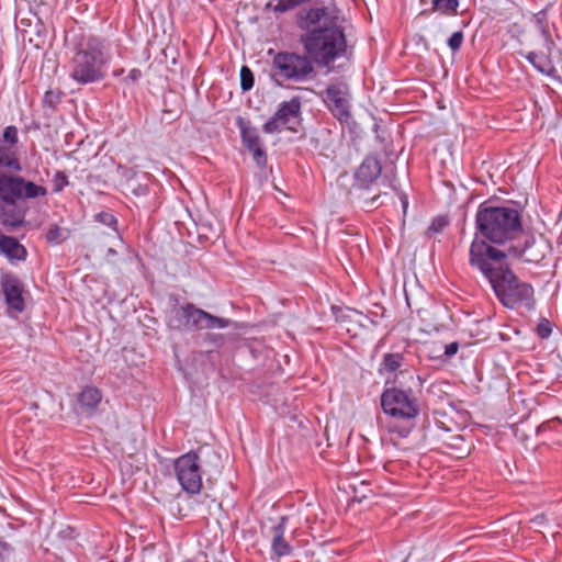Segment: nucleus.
I'll return each mask as SVG.
<instances>
[{
	"label": "nucleus",
	"instance_id": "20e7f679",
	"mask_svg": "<svg viewBox=\"0 0 562 562\" xmlns=\"http://www.w3.org/2000/svg\"><path fill=\"white\" fill-rule=\"evenodd\" d=\"M315 67L313 60L304 52L300 54L290 50L277 52L271 60L270 78L279 87L288 82L301 83L313 78Z\"/></svg>",
	"mask_w": 562,
	"mask_h": 562
},
{
	"label": "nucleus",
	"instance_id": "f704fd0d",
	"mask_svg": "<svg viewBox=\"0 0 562 562\" xmlns=\"http://www.w3.org/2000/svg\"><path fill=\"white\" fill-rule=\"evenodd\" d=\"M140 77H142V71L137 68H134L128 72L127 77L125 78V81L134 83V82L138 81Z\"/></svg>",
	"mask_w": 562,
	"mask_h": 562
},
{
	"label": "nucleus",
	"instance_id": "79ce46f5",
	"mask_svg": "<svg viewBox=\"0 0 562 562\" xmlns=\"http://www.w3.org/2000/svg\"><path fill=\"white\" fill-rule=\"evenodd\" d=\"M531 261H536V262H538V261H539V259H530V258H529V259H528V262H531Z\"/></svg>",
	"mask_w": 562,
	"mask_h": 562
},
{
	"label": "nucleus",
	"instance_id": "37998d69",
	"mask_svg": "<svg viewBox=\"0 0 562 562\" xmlns=\"http://www.w3.org/2000/svg\"><path fill=\"white\" fill-rule=\"evenodd\" d=\"M518 53H519L520 55H524V50H522V48H519V49H518Z\"/></svg>",
	"mask_w": 562,
	"mask_h": 562
},
{
	"label": "nucleus",
	"instance_id": "6ab92c4d",
	"mask_svg": "<svg viewBox=\"0 0 562 562\" xmlns=\"http://www.w3.org/2000/svg\"><path fill=\"white\" fill-rule=\"evenodd\" d=\"M554 328L555 324L551 319L544 316H539L532 330L540 339H548Z\"/></svg>",
	"mask_w": 562,
	"mask_h": 562
},
{
	"label": "nucleus",
	"instance_id": "f3484780",
	"mask_svg": "<svg viewBox=\"0 0 562 562\" xmlns=\"http://www.w3.org/2000/svg\"><path fill=\"white\" fill-rule=\"evenodd\" d=\"M237 125L240 130L241 142L248 150L262 146L257 130L250 126L248 122L243 117H238Z\"/></svg>",
	"mask_w": 562,
	"mask_h": 562
},
{
	"label": "nucleus",
	"instance_id": "a878e982",
	"mask_svg": "<svg viewBox=\"0 0 562 562\" xmlns=\"http://www.w3.org/2000/svg\"><path fill=\"white\" fill-rule=\"evenodd\" d=\"M53 182V191L55 193H59L64 190L65 187L69 184L68 176L60 170H57L52 179Z\"/></svg>",
	"mask_w": 562,
	"mask_h": 562
},
{
	"label": "nucleus",
	"instance_id": "b1692460",
	"mask_svg": "<svg viewBox=\"0 0 562 562\" xmlns=\"http://www.w3.org/2000/svg\"><path fill=\"white\" fill-rule=\"evenodd\" d=\"M203 340L205 344L211 346V348L207 349V352L211 353L224 346L226 336L222 334L207 333L204 335Z\"/></svg>",
	"mask_w": 562,
	"mask_h": 562
},
{
	"label": "nucleus",
	"instance_id": "a19ab883",
	"mask_svg": "<svg viewBox=\"0 0 562 562\" xmlns=\"http://www.w3.org/2000/svg\"><path fill=\"white\" fill-rule=\"evenodd\" d=\"M379 198L380 195H375L371 200L367 201V203L369 204V206H372L379 200Z\"/></svg>",
	"mask_w": 562,
	"mask_h": 562
},
{
	"label": "nucleus",
	"instance_id": "5701e85b",
	"mask_svg": "<svg viewBox=\"0 0 562 562\" xmlns=\"http://www.w3.org/2000/svg\"><path fill=\"white\" fill-rule=\"evenodd\" d=\"M63 94V91L58 88L47 90L43 98V106L48 108L50 111H55L61 101Z\"/></svg>",
	"mask_w": 562,
	"mask_h": 562
},
{
	"label": "nucleus",
	"instance_id": "393cba45",
	"mask_svg": "<svg viewBox=\"0 0 562 562\" xmlns=\"http://www.w3.org/2000/svg\"><path fill=\"white\" fill-rule=\"evenodd\" d=\"M255 83V76L252 70L248 66L240 68V88L243 91H249L252 89Z\"/></svg>",
	"mask_w": 562,
	"mask_h": 562
},
{
	"label": "nucleus",
	"instance_id": "58836bf2",
	"mask_svg": "<svg viewBox=\"0 0 562 562\" xmlns=\"http://www.w3.org/2000/svg\"><path fill=\"white\" fill-rule=\"evenodd\" d=\"M536 21H537V26H538L539 31H540L541 33H546L544 27H543V25H542V20H541V18L539 16V14L536 16Z\"/></svg>",
	"mask_w": 562,
	"mask_h": 562
},
{
	"label": "nucleus",
	"instance_id": "c9c22d12",
	"mask_svg": "<svg viewBox=\"0 0 562 562\" xmlns=\"http://www.w3.org/2000/svg\"><path fill=\"white\" fill-rule=\"evenodd\" d=\"M513 432H514V436L520 440V441H525L527 436L525 434L524 430L520 431V428H519V424H515L513 425Z\"/></svg>",
	"mask_w": 562,
	"mask_h": 562
},
{
	"label": "nucleus",
	"instance_id": "473e14b6",
	"mask_svg": "<svg viewBox=\"0 0 562 562\" xmlns=\"http://www.w3.org/2000/svg\"><path fill=\"white\" fill-rule=\"evenodd\" d=\"M447 225L448 222L443 217H438L431 222L428 232L432 234L440 233Z\"/></svg>",
	"mask_w": 562,
	"mask_h": 562
},
{
	"label": "nucleus",
	"instance_id": "c756f323",
	"mask_svg": "<svg viewBox=\"0 0 562 562\" xmlns=\"http://www.w3.org/2000/svg\"><path fill=\"white\" fill-rule=\"evenodd\" d=\"M463 43V33L462 31L454 32L448 40V46L451 50L456 52L460 49Z\"/></svg>",
	"mask_w": 562,
	"mask_h": 562
},
{
	"label": "nucleus",
	"instance_id": "4c0bfd02",
	"mask_svg": "<svg viewBox=\"0 0 562 562\" xmlns=\"http://www.w3.org/2000/svg\"><path fill=\"white\" fill-rule=\"evenodd\" d=\"M401 203H402V206H403V213L404 215L406 214V211H407V206H408V199H407V195L402 193L401 196Z\"/></svg>",
	"mask_w": 562,
	"mask_h": 562
},
{
	"label": "nucleus",
	"instance_id": "412c9836",
	"mask_svg": "<svg viewBox=\"0 0 562 562\" xmlns=\"http://www.w3.org/2000/svg\"><path fill=\"white\" fill-rule=\"evenodd\" d=\"M526 21L521 18L519 21H515L508 25V34L512 40L516 41L519 46H522L526 35Z\"/></svg>",
	"mask_w": 562,
	"mask_h": 562
},
{
	"label": "nucleus",
	"instance_id": "cd10ccee",
	"mask_svg": "<svg viewBox=\"0 0 562 562\" xmlns=\"http://www.w3.org/2000/svg\"><path fill=\"white\" fill-rule=\"evenodd\" d=\"M252 154V158L258 167L265 168L267 165V153L262 146L256 147L252 150H249Z\"/></svg>",
	"mask_w": 562,
	"mask_h": 562
},
{
	"label": "nucleus",
	"instance_id": "7ed1b4c3",
	"mask_svg": "<svg viewBox=\"0 0 562 562\" xmlns=\"http://www.w3.org/2000/svg\"><path fill=\"white\" fill-rule=\"evenodd\" d=\"M299 42L304 52L319 67H329L347 52V40L337 21L325 20L322 27L302 33Z\"/></svg>",
	"mask_w": 562,
	"mask_h": 562
},
{
	"label": "nucleus",
	"instance_id": "ea45409f",
	"mask_svg": "<svg viewBox=\"0 0 562 562\" xmlns=\"http://www.w3.org/2000/svg\"><path fill=\"white\" fill-rule=\"evenodd\" d=\"M147 191V187H139L138 190H135L136 194H145Z\"/></svg>",
	"mask_w": 562,
	"mask_h": 562
},
{
	"label": "nucleus",
	"instance_id": "423d86ee",
	"mask_svg": "<svg viewBox=\"0 0 562 562\" xmlns=\"http://www.w3.org/2000/svg\"><path fill=\"white\" fill-rule=\"evenodd\" d=\"M177 327L202 330L212 328H225L229 326L231 319L217 317L196 307L192 303H187L175 310Z\"/></svg>",
	"mask_w": 562,
	"mask_h": 562
},
{
	"label": "nucleus",
	"instance_id": "7c9ffc66",
	"mask_svg": "<svg viewBox=\"0 0 562 562\" xmlns=\"http://www.w3.org/2000/svg\"><path fill=\"white\" fill-rule=\"evenodd\" d=\"M531 525H529V532L532 530L538 536H544V532L539 529L542 527L546 522V518L543 515L535 517L531 521H529Z\"/></svg>",
	"mask_w": 562,
	"mask_h": 562
},
{
	"label": "nucleus",
	"instance_id": "dca6fc26",
	"mask_svg": "<svg viewBox=\"0 0 562 562\" xmlns=\"http://www.w3.org/2000/svg\"><path fill=\"white\" fill-rule=\"evenodd\" d=\"M101 392L93 386H86L78 394V403L82 412H93L101 402Z\"/></svg>",
	"mask_w": 562,
	"mask_h": 562
},
{
	"label": "nucleus",
	"instance_id": "f03ea898",
	"mask_svg": "<svg viewBox=\"0 0 562 562\" xmlns=\"http://www.w3.org/2000/svg\"><path fill=\"white\" fill-rule=\"evenodd\" d=\"M110 56L102 40L82 37L69 61V77L79 85L102 81L108 74Z\"/></svg>",
	"mask_w": 562,
	"mask_h": 562
},
{
	"label": "nucleus",
	"instance_id": "a211bd4d",
	"mask_svg": "<svg viewBox=\"0 0 562 562\" xmlns=\"http://www.w3.org/2000/svg\"><path fill=\"white\" fill-rule=\"evenodd\" d=\"M274 0H271L266 3L263 11H272L276 14H282L288 11L294 10L303 3L310 2L311 0H277V3H273Z\"/></svg>",
	"mask_w": 562,
	"mask_h": 562
},
{
	"label": "nucleus",
	"instance_id": "bb28decb",
	"mask_svg": "<svg viewBox=\"0 0 562 562\" xmlns=\"http://www.w3.org/2000/svg\"><path fill=\"white\" fill-rule=\"evenodd\" d=\"M66 237L64 231L57 225L52 226L46 233V240L52 244H60Z\"/></svg>",
	"mask_w": 562,
	"mask_h": 562
},
{
	"label": "nucleus",
	"instance_id": "ddd939ff",
	"mask_svg": "<svg viewBox=\"0 0 562 562\" xmlns=\"http://www.w3.org/2000/svg\"><path fill=\"white\" fill-rule=\"evenodd\" d=\"M286 521L288 517L282 516L279 522L270 529L271 551L278 558L290 555L293 550L292 546L284 538Z\"/></svg>",
	"mask_w": 562,
	"mask_h": 562
},
{
	"label": "nucleus",
	"instance_id": "e433bc0d",
	"mask_svg": "<svg viewBox=\"0 0 562 562\" xmlns=\"http://www.w3.org/2000/svg\"><path fill=\"white\" fill-rule=\"evenodd\" d=\"M375 307L379 310V311H370V315H372V317H382L383 316V313H384V308L380 305H375ZM370 322L371 324L375 325L376 324V321H374V318H370Z\"/></svg>",
	"mask_w": 562,
	"mask_h": 562
},
{
	"label": "nucleus",
	"instance_id": "4be33fe9",
	"mask_svg": "<svg viewBox=\"0 0 562 562\" xmlns=\"http://www.w3.org/2000/svg\"><path fill=\"white\" fill-rule=\"evenodd\" d=\"M431 11H438L442 14L451 15L457 13L459 0H432Z\"/></svg>",
	"mask_w": 562,
	"mask_h": 562
},
{
	"label": "nucleus",
	"instance_id": "1a4fd4ad",
	"mask_svg": "<svg viewBox=\"0 0 562 562\" xmlns=\"http://www.w3.org/2000/svg\"><path fill=\"white\" fill-rule=\"evenodd\" d=\"M0 286L8 307L19 313L23 312L25 310V301L22 281L12 273H3L0 278Z\"/></svg>",
	"mask_w": 562,
	"mask_h": 562
},
{
	"label": "nucleus",
	"instance_id": "9b49d317",
	"mask_svg": "<svg viewBox=\"0 0 562 562\" xmlns=\"http://www.w3.org/2000/svg\"><path fill=\"white\" fill-rule=\"evenodd\" d=\"M325 20L337 21V18L329 16L326 7L311 8L297 14L296 25L303 33H308L321 29Z\"/></svg>",
	"mask_w": 562,
	"mask_h": 562
},
{
	"label": "nucleus",
	"instance_id": "6e6552de",
	"mask_svg": "<svg viewBox=\"0 0 562 562\" xmlns=\"http://www.w3.org/2000/svg\"><path fill=\"white\" fill-rule=\"evenodd\" d=\"M301 115V98L294 97L290 101L280 103L277 112L262 126L267 134L280 132L283 127L295 132L293 124L299 122Z\"/></svg>",
	"mask_w": 562,
	"mask_h": 562
},
{
	"label": "nucleus",
	"instance_id": "39448f33",
	"mask_svg": "<svg viewBox=\"0 0 562 562\" xmlns=\"http://www.w3.org/2000/svg\"><path fill=\"white\" fill-rule=\"evenodd\" d=\"M381 407L386 415L404 422L401 427L392 426L390 431L398 432L403 438L407 437L414 427V419L419 414V406L412 390L386 387L381 394Z\"/></svg>",
	"mask_w": 562,
	"mask_h": 562
},
{
	"label": "nucleus",
	"instance_id": "2f4dec72",
	"mask_svg": "<svg viewBox=\"0 0 562 562\" xmlns=\"http://www.w3.org/2000/svg\"><path fill=\"white\" fill-rule=\"evenodd\" d=\"M13 555V548L4 542L0 541V562H10Z\"/></svg>",
	"mask_w": 562,
	"mask_h": 562
},
{
	"label": "nucleus",
	"instance_id": "9d476101",
	"mask_svg": "<svg viewBox=\"0 0 562 562\" xmlns=\"http://www.w3.org/2000/svg\"><path fill=\"white\" fill-rule=\"evenodd\" d=\"M324 101L331 114L340 122H348L351 117L347 91L338 86H328L324 91Z\"/></svg>",
	"mask_w": 562,
	"mask_h": 562
},
{
	"label": "nucleus",
	"instance_id": "aec40b11",
	"mask_svg": "<svg viewBox=\"0 0 562 562\" xmlns=\"http://www.w3.org/2000/svg\"><path fill=\"white\" fill-rule=\"evenodd\" d=\"M529 63L533 65V67L541 74L550 76L554 72V67L550 58L547 56H536L532 53H529Z\"/></svg>",
	"mask_w": 562,
	"mask_h": 562
},
{
	"label": "nucleus",
	"instance_id": "2eb2a0df",
	"mask_svg": "<svg viewBox=\"0 0 562 562\" xmlns=\"http://www.w3.org/2000/svg\"><path fill=\"white\" fill-rule=\"evenodd\" d=\"M406 366L405 356L402 352H386L382 357V361L379 366V373H403L402 369Z\"/></svg>",
	"mask_w": 562,
	"mask_h": 562
},
{
	"label": "nucleus",
	"instance_id": "0eeeda50",
	"mask_svg": "<svg viewBox=\"0 0 562 562\" xmlns=\"http://www.w3.org/2000/svg\"><path fill=\"white\" fill-rule=\"evenodd\" d=\"M175 472L183 491L198 494L202 488V475L196 452L190 451L175 461Z\"/></svg>",
	"mask_w": 562,
	"mask_h": 562
},
{
	"label": "nucleus",
	"instance_id": "c85d7f7f",
	"mask_svg": "<svg viewBox=\"0 0 562 562\" xmlns=\"http://www.w3.org/2000/svg\"><path fill=\"white\" fill-rule=\"evenodd\" d=\"M95 220L103 225L115 228L117 224L116 217L110 212H100L95 215Z\"/></svg>",
	"mask_w": 562,
	"mask_h": 562
},
{
	"label": "nucleus",
	"instance_id": "f8f14e48",
	"mask_svg": "<svg viewBox=\"0 0 562 562\" xmlns=\"http://www.w3.org/2000/svg\"><path fill=\"white\" fill-rule=\"evenodd\" d=\"M382 166L380 160L372 155L367 156L358 167L355 179L362 188H368L381 175Z\"/></svg>",
	"mask_w": 562,
	"mask_h": 562
},
{
	"label": "nucleus",
	"instance_id": "f257e3e1",
	"mask_svg": "<svg viewBox=\"0 0 562 562\" xmlns=\"http://www.w3.org/2000/svg\"><path fill=\"white\" fill-rule=\"evenodd\" d=\"M475 227L477 234L484 239L474 238L469 252V261L477 268L491 283L496 296L510 308L524 305L527 297V284L506 267L504 259L507 256L521 257L524 247H509L508 251L497 249L486 243L504 244L522 233L520 213L507 206H493L482 203L476 212Z\"/></svg>",
	"mask_w": 562,
	"mask_h": 562
},
{
	"label": "nucleus",
	"instance_id": "72a5a7b5",
	"mask_svg": "<svg viewBox=\"0 0 562 562\" xmlns=\"http://www.w3.org/2000/svg\"><path fill=\"white\" fill-rule=\"evenodd\" d=\"M458 350H459V344L457 341H453V342H450L445 346L443 355L447 358H451L452 356H454L458 352Z\"/></svg>",
	"mask_w": 562,
	"mask_h": 562
},
{
	"label": "nucleus",
	"instance_id": "4468645a",
	"mask_svg": "<svg viewBox=\"0 0 562 562\" xmlns=\"http://www.w3.org/2000/svg\"><path fill=\"white\" fill-rule=\"evenodd\" d=\"M0 252L5 255L9 259L24 260L27 251L19 240L12 236H7L0 233Z\"/></svg>",
	"mask_w": 562,
	"mask_h": 562
}]
</instances>
